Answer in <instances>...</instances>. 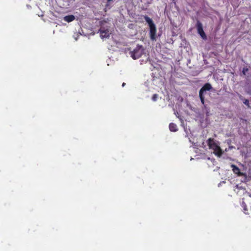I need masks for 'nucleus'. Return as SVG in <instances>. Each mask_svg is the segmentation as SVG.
Here are the masks:
<instances>
[{
  "mask_svg": "<svg viewBox=\"0 0 251 251\" xmlns=\"http://www.w3.org/2000/svg\"><path fill=\"white\" fill-rule=\"evenodd\" d=\"M144 19L146 22L148 24L150 27V38L152 40H154L155 39V35L156 32V28L155 25L152 20L147 16H145L144 17Z\"/></svg>",
  "mask_w": 251,
  "mask_h": 251,
  "instance_id": "1",
  "label": "nucleus"
},
{
  "mask_svg": "<svg viewBox=\"0 0 251 251\" xmlns=\"http://www.w3.org/2000/svg\"><path fill=\"white\" fill-rule=\"evenodd\" d=\"M143 53V47L140 45H137L133 51L130 52L131 57L134 60L139 58Z\"/></svg>",
  "mask_w": 251,
  "mask_h": 251,
  "instance_id": "2",
  "label": "nucleus"
},
{
  "mask_svg": "<svg viewBox=\"0 0 251 251\" xmlns=\"http://www.w3.org/2000/svg\"><path fill=\"white\" fill-rule=\"evenodd\" d=\"M212 88L211 85L209 83H206L202 87L199 91V97L200 98L201 102L202 104H204V92L206 91H210Z\"/></svg>",
  "mask_w": 251,
  "mask_h": 251,
  "instance_id": "3",
  "label": "nucleus"
},
{
  "mask_svg": "<svg viewBox=\"0 0 251 251\" xmlns=\"http://www.w3.org/2000/svg\"><path fill=\"white\" fill-rule=\"evenodd\" d=\"M231 168L234 174L238 176H244L245 179H247V174L242 172L236 165L234 164H231Z\"/></svg>",
  "mask_w": 251,
  "mask_h": 251,
  "instance_id": "4",
  "label": "nucleus"
},
{
  "mask_svg": "<svg viewBox=\"0 0 251 251\" xmlns=\"http://www.w3.org/2000/svg\"><path fill=\"white\" fill-rule=\"evenodd\" d=\"M196 26H197L198 32L199 33V34L201 35V36L203 39L206 38L205 34L203 30L202 25L199 21H197V24H196Z\"/></svg>",
  "mask_w": 251,
  "mask_h": 251,
  "instance_id": "5",
  "label": "nucleus"
},
{
  "mask_svg": "<svg viewBox=\"0 0 251 251\" xmlns=\"http://www.w3.org/2000/svg\"><path fill=\"white\" fill-rule=\"evenodd\" d=\"M100 36L103 39L104 38H108L110 35V32L108 29H104V28H100Z\"/></svg>",
  "mask_w": 251,
  "mask_h": 251,
  "instance_id": "6",
  "label": "nucleus"
},
{
  "mask_svg": "<svg viewBox=\"0 0 251 251\" xmlns=\"http://www.w3.org/2000/svg\"><path fill=\"white\" fill-rule=\"evenodd\" d=\"M207 145L209 146V148L211 149H214L215 148H217V146L218 145L215 142L214 139L213 138H209L207 141Z\"/></svg>",
  "mask_w": 251,
  "mask_h": 251,
  "instance_id": "7",
  "label": "nucleus"
},
{
  "mask_svg": "<svg viewBox=\"0 0 251 251\" xmlns=\"http://www.w3.org/2000/svg\"><path fill=\"white\" fill-rule=\"evenodd\" d=\"M212 150H214V153L218 155V156H220L222 154V151L221 149V148L217 145V148H215L214 149H213Z\"/></svg>",
  "mask_w": 251,
  "mask_h": 251,
  "instance_id": "8",
  "label": "nucleus"
},
{
  "mask_svg": "<svg viewBox=\"0 0 251 251\" xmlns=\"http://www.w3.org/2000/svg\"><path fill=\"white\" fill-rule=\"evenodd\" d=\"M75 19V17L73 15L66 16L64 17V20L68 23L71 22Z\"/></svg>",
  "mask_w": 251,
  "mask_h": 251,
  "instance_id": "9",
  "label": "nucleus"
},
{
  "mask_svg": "<svg viewBox=\"0 0 251 251\" xmlns=\"http://www.w3.org/2000/svg\"><path fill=\"white\" fill-rule=\"evenodd\" d=\"M169 129L172 132H176L178 130L176 125L173 123L169 124Z\"/></svg>",
  "mask_w": 251,
  "mask_h": 251,
  "instance_id": "10",
  "label": "nucleus"
},
{
  "mask_svg": "<svg viewBox=\"0 0 251 251\" xmlns=\"http://www.w3.org/2000/svg\"><path fill=\"white\" fill-rule=\"evenodd\" d=\"M158 97V95L157 94H153L152 97V100L154 101H155L157 100Z\"/></svg>",
  "mask_w": 251,
  "mask_h": 251,
  "instance_id": "11",
  "label": "nucleus"
},
{
  "mask_svg": "<svg viewBox=\"0 0 251 251\" xmlns=\"http://www.w3.org/2000/svg\"><path fill=\"white\" fill-rule=\"evenodd\" d=\"M247 71H248V68H243V72H243V74L244 75H245L246 72H247Z\"/></svg>",
  "mask_w": 251,
  "mask_h": 251,
  "instance_id": "12",
  "label": "nucleus"
},
{
  "mask_svg": "<svg viewBox=\"0 0 251 251\" xmlns=\"http://www.w3.org/2000/svg\"><path fill=\"white\" fill-rule=\"evenodd\" d=\"M244 103L248 106H249V101L248 100H245L244 101Z\"/></svg>",
  "mask_w": 251,
  "mask_h": 251,
  "instance_id": "13",
  "label": "nucleus"
},
{
  "mask_svg": "<svg viewBox=\"0 0 251 251\" xmlns=\"http://www.w3.org/2000/svg\"><path fill=\"white\" fill-rule=\"evenodd\" d=\"M125 85H126V83H125V82L123 83L122 86L124 87Z\"/></svg>",
  "mask_w": 251,
  "mask_h": 251,
  "instance_id": "14",
  "label": "nucleus"
},
{
  "mask_svg": "<svg viewBox=\"0 0 251 251\" xmlns=\"http://www.w3.org/2000/svg\"><path fill=\"white\" fill-rule=\"evenodd\" d=\"M108 2H110L111 1H112V0H107Z\"/></svg>",
  "mask_w": 251,
  "mask_h": 251,
  "instance_id": "15",
  "label": "nucleus"
}]
</instances>
